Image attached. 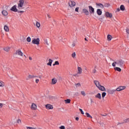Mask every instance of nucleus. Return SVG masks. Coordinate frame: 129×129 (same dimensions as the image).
Instances as JSON below:
<instances>
[{"instance_id": "nucleus-1", "label": "nucleus", "mask_w": 129, "mask_h": 129, "mask_svg": "<svg viewBox=\"0 0 129 129\" xmlns=\"http://www.w3.org/2000/svg\"><path fill=\"white\" fill-rule=\"evenodd\" d=\"M116 65L117 66V67L122 68V67H123V66L124 65V61L119 59L112 63V66H113V67H115Z\"/></svg>"}, {"instance_id": "nucleus-2", "label": "nucleus", "mask_w": 129, "mask_h": 129, "mask_svg": "<svg viewBox=\"0 0 129 129\" xmlns=\"http://www.w3.org/2000/svg\"><path fill=\"white\" fill-rule=\"evenodd\" d=\"M94 84H95L96 87L101 90V91H105L106 89L103 86L100 85V83L98 81H94Z\"/></svg>"}, {"instance_id": "nucleus-3", "label": "nucleus", "mask_w": 129, "mask_h": 129, "mask_svg": "<svg viewBox=\"0 0 129 129\" xmlns=\"http://www.w3.org/2000/svg\"><path fill=\"white\" fill-rule=\"evenodd\" d=\"M24 0H20L18 4V8L19 10H22L24 7Z\"/></svg>"}, {"instance_id": "nucleus-4", "label": "nucleus", "mask_w": 129, "mask_h": 129, "mask_svg": "<svg viewBox=\"0 0 129 129\" xmlns=\"http://www.w3.org/2000/svg\"><path fill=\"white\" fill-rule=\"evenodd\" d=\"M32 42V44H34L35 45H39L40 44V38H37L36 39H34Z\"/></svg>"}, {"instance_id": "nucleus-5", "label": "nucleus", "mask_w": 129, "mask_h": 129, "mask_svg": "<svg viewBox=\"0 0 129 129\" xmlns=\"http://www.w3.org/2000/svg\"><path fill=\"white\" fill-rule=\"evenodd\" d=\"M69 5L70 7V8H73V7H75L76 5V3L74 1H70L69 2Z\"/></svg>"}, {"instance_id": "nucleus-6", "label": "nucleus", "mask_w": 129, "mask_h": 129, "mask_svg": "<svg viewBox=\"0 0 129 129\" xmlns=\"http://www.w3.org/2000/svg\"><path fill=\"white\" fill-rule=\"evenodd\" d=\"M125 89V86H120L116 89V91H118V92L122 91V90H124Z\"/></svg>"}, {"instance_id": "nucleus-7", "label": "nucleus", "mask_w": 129, "mask_h": 129, "mask_svg": "<svg viewBox=\"0 0 129 129\" xmlns=\"http://www.w3.org/2000/svg\"><path fill=\"white\" fill-rule=\"evenodd\" d=\"M88 8H89V12H90V14H94L95 13L94 8H93V7H92V6H89Z\"/></svg>"}, {"instance_id": "nucleus-8", "label": "nucleus", "mask_w": 129, "mask_h": 129, "mask_svg": "<svg viewBox=\"0 0 129 129\" xmlns=\"http://www.w3.org/2000/svg\"><path fill=\"white\" fill-rule=\"evenodd\" d=\"M16 54L18 55L19 56H21V57H23L24 55V53L20 50H18L16 52Z\"/></svg>"}, {"instance_id": "nucleus-9", "label": "nucleus", "mask_w": 129, "mask_h": 129, "mask_svg": "<svg viewBox=\"0 0 129 129\" xmlns=\"http://www.w3.org/2000/svg\"><path fill=\"white\" fill-rule=\"evenodd\" d=\"M11 11H12V12H14L15 13H17V12H18V9H17V6L14 5L13 7H12L11 9Z\"/></svg>"}, {"instance_id": "nucleus-10", "label": "nucleus", "mask_w": 129, "mask_h": 129, "mask_svg": "<svg viewBox=\"0 0 129 129\" xmlns=\"http://www.w3.org/2000/svg\"><path fill=\"white\" fill-rule=\"evenodd\" d=\"M56 83H57V79H56V78L52 79L50 84H51V85H55V84H56Z\"/></svg>"}, {"instance_id": "nucleus-11", "label": "nucleus", "mask_w": 129, "mask_h": 129, "mask_svg": "<svg viewBox=\"0 0 129 129\" xmlns=\"http://www.w3.org/2000/svg\"><path fill=\"white\" fill-rule=\"evenodd\" d=\"M82 12L86 15V16H88V15H89V11L85 8L83 9Z\"/></svg>"}, {"instance_id": "nucleus-12", "label": "nucleus", "mask_w": 129, "mask_h": 129, "mask_svg": "<svg viewBox=\"0 0 129 129\" xmlns=\"http://www.w3.org/2000/svg\"><path fill=\"white\" fill-rule=\"evenodd\" d=\"M105 16H106L107 18H112V14L111 13H109L108 12H105Z\"/></svg>"}, {"instance_id": "nucleus-13", "label": "nucleus", "mask_w": 129, "mask_h": 129, "mask_svg": "<svg viewBox=\"0 0 129 129\" xmlns=\"http://www.w3.org/2000/svg\"><path fill=\"white\" fill-rule=\"evenodd\" d=\"M31 108L32 110H36L37 109V105L33 103L31 105Z\"/></svg>"}, {"instance_id": "nucleus-14", "label": "nucleus", "mask_w": 129, "mask_h": 129, "mask_svg": "<svg viewBox=\"0 0 129 129\" xmlns=\"http://www.w3.org/2000/svg\"><path fill=\"white\" fill-rule=\"evenodd\" d=\"M116 91V89H112V90H109L108 91V92L109 94H114Z\"/></svg>"}, {"instance_id": "nucleus-15", "label": "nucleus", "mask_w": 129, "mask_h": 129, "mask_svg": "<svg viewBox=\"0 0 129 129\" xmlns=\"http://www.w3.org/2000/svg\"><path fill=\"white\" fill-rule=\"evenodd\" d=\"M46 109H53V106L51 104H47L45 105Z\"/></svg>"}, {"instance_id": "nucleus-16", "label": "nucleus", "mask_w": 129, "mask_h": 129, "mask_svg": "<svg viewBox=\"0 0 129 129\" xmlns=\"http://www.w3.org/2000/svg\"><path fill=\"white\" fill-rule=\"evenodd\" d=\"M36 77H37L36 76L28 75L27 76V79H32V78H36Z\"/></svg>"}, {"instance_id": "nucleus-17", "label": "nucleus", "mask_w": 129, "mask_h": 129, "mask_svg": "<svg viewBox=\"0 0 129 129\" xmlns=\"http://www.w3.org/2000/svg\"><path fill=\"white\" fill-rule=\"evenodd\" d=\"M2 14L3 16H5V17H7V16H8V12L6 10H3L2 12Z\"/></svg>"}, {"instance_id": "nucleus-18", "label": "nucleus", "mask_w": 129, "mask_h": 129, "mask_svg": "<svg viewBox=\"0 0 129 129\" xmlns=\"http://www.w3.org/2000/svg\"><path fill=\"white\" fill-rule=\"evenodd\" d=\"M78 74H81L82 73V69L81 67H78Z\"/></svg>"}, {"instance_id": "nucleus-19", "label": "nucleus", "mask_w": 129, "mask_h": 129, "mask_svg": "<svg viewBox=\"0 0 129 129\" xmlns=\"http://www.w3.org/2000/svg\"><path fill=\"white\" fill-rule=\"evenodd\" d=\"M95 98H98V99H101V94L100 93H98L95 95Z\"/></svg>"}, {"instance_id": "nucleus-20", "label": "nucleus", "mask_w": 129, "mask_h": 129, "mask_svg": "<svg viewBox=\"0 0 129 129\" xmlns=\"http://www.w3.org/2000/svg\"><path fill=\"white\" fill-rule=\"evenodd\" d=\"M97 15H98V16H101L102 14V11H101V10L100 9H97Z\"/></svg>"}, {"instance_id": "nucleus-21", "label": "nucleus", "mask_w": 129, "mask_h": 129, "mask_svg": "<svg viewBox=\"0 0 129 129\" xmlns=\"http://www.w3.org/2000/svg\"><path fill=\"white\" fill-rule=\"evenodd\" d=\"M4 30L5 32H10V29L9 28V26L5 25L4 26Z\"/></svg>"}, {"instance_id": "nucleus-22", "label": "nucleus", "mask_w": 129, "mask_h": 129, "mask_svg": "<svg viewBox=\"0 0 129 129\" xmlns=\"http://www.w3.org/2000/svg\"><path fill=\"white\" fill-rule=\"evenodd\" d=\"M52 62H53V60L52 59H48V62L47 63V65H48V66H52Z\"/></svg>"}, {"instance_id": "nucleus-23", "label": "nucleus", "mask_w": 129, "mask_h": 129, "mask_svg": "<svg viewBox=\"0 0 129 129\" xmlns=\"http://www.w3.org/2000/svg\"><path fill=\"white\" fill-rule=\"evenodd\" d=\"M96 6H97L98 7H99V8H101V9H103L104 8L103 5L100 3L96 4Z\"/></svg>"}, {"instance_id": "nucleus-24", "label": "nucleus", "mask_w": 129, "mask_h": 129, "mask_svg": "<svg viewBox=\"0 0 129 129\" xmlns=\"http://www.w3.org/2000/svg\"><path fill=\"white\" fill-rule=\"evenodd\" d=\"M112 39V36H111V35H107V40H108V41H109V42L111 41Z\"/></svg>"}, {"instance_id": "nucleus-25", "label": "nucleus", "mask_w": 129, "mask_h": 129, "mask_svg": "<svg viewBox=\"0 0 129 129\" xmlns=\"http://www.w3.org/2000/svg\"><path fill=\"white\" fill-rule=\"evenodd\" d=\"M114 70L118 71V72H120L121 71V69L119 67L114 68Z\"/></svg>"}, {"instance_id": "nucleus-26", "label": "nucleus", "mask_w": 129, "mask_h": 129, "mask_svg": "<svg viewBox=\"0 0 129 129\" xmlns=\"http://www.w3.org/2000/svg\"><path fill=\"white\" fill-rule=\"evenodd\" d=\"M11 48H10V47H6L4 48V51H6V52H9L10 51Z\"/></svg>"}, {"instance_id": "nucleus-27", "label": "nucleus", "mask_w": 129, "mask_h": 129, "mask_svg": "<svg viewBox=\"0 0 129 129\" xmlns=\"http://www.w3.org/2000/svg\"><path fill=\"white\" fill-rule=\"evenodd\" d=\"M5 86V83L3 81H0V87H4Z\"/></svg>"}, {"instance_id": "nucleus-28", "label": "nucleus", "mask_w": 129, "mask_h": 129, "mask_svg": "<svg viewBox=\"0 0 129 129\" xmlns=\"http://www.w3.org/2000/svg\"><path fill=\"white\" fill-rule=\"evenodd\" d=\"M120 10L121 11H124V10H125V8H124V6L123 5H121L120 7Z\"/></svg>"}, {"instance_id": "nucleus-29", "label": "nucleus", "mask_w": 129, "mask_h": 129, "mask_svg": "<svg viewBox=\"0 0 129 129\" xmlns=\"http://www.w3.org/2000/svg\"><path fill=\"white\" fill-rule=\"evenodd\" d=\"M85 114H86L87 117H89L90 118H92V117L91 116V115H90V114H89V113L86 112V113H85Z\"/></svg>"}, {"instance_id": "nucleus-30", "label": "nucleus", "mask_w": 129, "mask_h": 129, "mask_svg": "<svg viewBox=\"0 0 129 129\" xmlns=\"http://www.w3.org/2000/svg\"><path fill=\"white\" fill-rule=\"evenodd\" d=\"M64 101H65L66 104L70 103V102H71V100H70V99H68L67 100H65Z\"/></svg>"}, {"instance_id": "nucleus-31", "label": "nucleus", "mask_w": 129, "mask_h": 129, "mask_svg": "<svg viewBox=\"0 0 129 129\" xmlns=\"http://www.w3.org/2000/svg\"><path fill=\"white\" fill-rule=\"evenodd\" d=\"M17 123H18L19 124H22V120H21V119H18L17 120Z\"/></svg>"}, {"instance_id": "nucleus-32", "label": "nucleus", "mask_w": 129, "mask_h": 129, "mask_svg": "<svg viewBox=\"0 0 129 129\" xmlns=\"http://www.w3.org/2000/svg\"><path fill=\"white\" fill-rule=\"evenodd\" d=\"M36 27L37 28H40V27H41V24L38 21H36Z\"/></svg>"}, {"instance_id": "nucleus-33", "label": "nucleus", "mask_w": 129, "mask_h": 129, "mask_svg": "<svg viewBox=\"0 0 129 129\" xmlns=\"http://www.w3.org/2000/svg\"><path fill=\"white\" fill-rule=\"evenodd\" d=\"M81 93L82 95H83V96H85V95H86V94H85V91H82L81 92Z\"/></svg>"}, {"instance_id": "nucleus-34", "label": "nucleus", "mask_w": 129, "mask_h": 129, "mask_svg": "<svg viewBox=\"0 0 129 129\" xmlns=\"http://www.w3.org/2000/svg\"><path fill=\"white\" fill-rule=\"evenodd\" d=\"M105 95H106V93L103 92L102 93V98H104V97H105Z\"/></svg>"}, {"instance_id": "nucleus-35", "label": "nucleus", "mask_w": 129, "mask_h": 129, "mask_svg": "<svg viewBox=\"0 0 129 129\" xmlns=\"http://www.w3.org/2000/svg\"><path fill=\"white\" fill-rule=\"evenodd\" d=\"M44 44H46L47 46H49V43H48V40L47 39H44Z\"/></svg>"}, {"instance_id": "nucleus-36", "label": "nucleus", "mask_w": 129, "mask_h": 129, "mask_svg": "<svg viewBox=\"0 0 129 129\" xmlns=\"http://www.w3.org/2000/svg\"><path fill=\"white\" fill-rule=\"evenodd\" d=\"M72 57L73 58H75V57H76V53L75 52H73L72 54Z\"/></svg>"}, {"instance_id": "nucleus-37", "label": "nucleus", "mask_w": 129, "mask_h": 129, "mask_svg": "<svg viewBox=\"0 0 129 129\" xmlns=\"http://www.w3.org/2000/svg\"><path fill=\"white\" fill-rule=\"evenodd\" d=\"M75 86H76V87H80V86H81V84L78 83L77 84H76Z\"/></svg>"}, {"instance_id": "nucleus-38", "label": "nucleus", "mask_w": 129, "mask_h": 129, "mask_svg": "<svg viewBox=\"0 0 129 129\" xmlns=\"http://www.w3.org/2000/svg\"><path fill=\"white\" fill-rule=\"evenodd\" d=\"M55 65H59V61H56L53 64V66H55Z\"/></svg>"}, {"instance_id": "nucleus-39", "label": "nucleus", "mask_w": 129, "mask_h": 129, "mask_svg": "<svg viewBox=\"0 0 129 129\" xmlns=\"http://www.w3.org/2000/svg\"><path fill=\"white\" fill-rule=\"evenodd\" d=\"M27 129H37L36 127H30V126H27L26 127Z\"/></svg>"}, {"instance_id": "nucleus-40", "label": "nucleus", "mask_w": 129, "mask_h": 129, "mask_svg": "<svg viewBox=\"0 0 129 129\" xmlns=\"http://www.w3.org/2000/svg\"><path fill=\"white\" fill-rule=\"evenodd\" d=\"M26 41H27L28 42H31V37H27Z\"/></svg>"}, {"instance_id": "nucleus-41", "label": "nucleus", "mask_w": 129, "mask_h": 129, "mask_svg": "<svg viewBox=\"0 0 129 129\" xmlns=\"http://www.w3.org/2000/svg\"><path fill=\"white\" fill-rule=\"evenodd\" d=\"M110 6V5L109 4H105V7L106 8H109Z\"/></svg>"}, {"instance_id": "nucleus-42", "label": "nucleus", "mask_w": 129, "mask_h": 129, "mask_svg": "<svg viewBox=\"0 0 129 129\" xmlns=\"http://www.w3.org/2000/svg\"><path fill=\"white\" fill-rule=\"evenodd\" d=\"M4 103H0V108H3V107H4Z\"/></svg>"}, {"instance_id": "nucleus-43", "label": "nucleus", "mask_w": 129, "mask_h": 129, "mask_svg": "<svg viewBox=\"0 0 129 129\" xmlns=\"http://www.w3.org/2000/svg\"><path fill=\"white\" fill-rule=\"evenodd\" d=\"M75 45H76L75 43L73 42V43L72 44V45H71V47H72V48H73L74 47H75Z\"/></svg>"}, {"instance_id": "nucleus-44", "label": "nucleus", "mask_w": 129, "mask_h": 129, "mask_svg": "<svg viewBox=\"0 0 129 129\" xmlns=\"http://www.w3.org/2000/svg\"><path fill=\"white\" fill-rule=\"evenodd\" d=\"M39 81H40V80H39L38 79H36L35 80V83L37 84L39 83Z\"/></svg>"}, {"instance_id": "nucleus-45", "label": "nucleus", "mask_w": 129, "mask_h": 129, "mask_svg": "<svg viewBox=\"0 0 129 129\" xmlns=\"http://www.w3.org/2000/svg\"><path fill=\"white\" fill-rule=\"evenodd\" d=\"M79 110H80V111H81V113L82 114H84V112H83V110H82V109H80Z\"/></svg>"}, {"instance_id": "nucleus-46", "label": "nucleus", "mask_w": 129, "mask_h": 129, "mask_svg": "<svg viewBox=\"0 0 129 129\" xmlns=\"http://www.w3.org/2000/svg\"><path fill=\"white\" fill-rule=\"evenodd\" d=\"M79 7H77L75 9V12H77V13L79 12Z\"/></svg>"}, {"instance_id": "nucleus-47", "label": "nucleus", "mask_w": 129, "mask_h": 129, "mask_svg": "<svg viewBox=\"0 0 129 129\" xmlns=\"http://www.w3.org/2000/svg\"><path fill=\"white\" fill-rule=\"evenodd\" d=\"M60 129H65V126L64 125H62L59 127Z\"/></svg>"}, {"instance_id": "nucleus-48", "label": "nucleus", "mask_w": 129, "mask_h": 129, "mask_svg": "<svg viewBox=\"0 0 129 129\" xmlns=\"http://www.w3.org/2000/svg\"><path fill=\"white\" fill-rule=\"evenodd\" d=\"M126 33H127V34H129V29H128V28H127V29H126Z\"/></svg>"}, {"instance_id": "nucleus-49", "label": "nucleus", "mask_w": 129, "mask_h": 129, "mask_svg": "<svg viewBox=\"0 0 129 129\" xmlns=\"http://www.w3.org/2000/svg\"><path fill=\"white\" fill-rule=\"evenodd\" d=\"M93 73H96V70L94 69V70H93Z\"/></svg>"}, {"instance_id": "nucleus-50", "label": "nucleus", "mask_w": 129, "mask_h": 129, "mask_svg": "<svg viewBox=\"0 0 129 129\" xmlns=\"http://www.w3.org/2000/svg\"><path fill=\"white\" fill-rule=\"evenodd\" d=\"M76 120H77V121L79 120V117H77L76 118Z\"/></svg>"}, {"instance_id": "nucleus-51", "label": "nucleus", "mask_w": 129, "mask_h": 129, "mask_svg": "<svg viewBox=\"0 0 129 129\" xmlns=\"http://www.w3.org/2000/svg\"><path fill=\"white\" fill-rule=\"evenodd\" d=\"M47 17L48 19H51V16L49 15H47Z\"/></svg>"}, {"instance_id": "nucleus-52", "label": "nucleus", "mask_w": 129, "mask_h": 129, "mask_svg": "<svg viewBox=\"0 0 129 129\" xmlns=\"http://www.w3.org/2000/svg\"><path fill=\"white\" fill-rule=\"evenodd\" d=\"M129 122V119H126V121H125V122Z\"/></svg>"}, {"instance_id": "nucleus-53", "label": "nucleus", "mask_w": 129, "mask_h": 129, "mask_svg": "<svg viewBox=\"0 0 129 129\" xmlns=\"http://www.w3.org/2000/svg\"><path fill=\"white\" fill-rule=\"evenodd\" d=\"M29 59L30 60V61H32V57L31 56H29Z\"/></svg>"}, {"instance_id": "nucleus-54", "label": "nucleus", "mask_w": 129, "mask_h": 129, "mask_svg": "<svg viewBox=\"0 0 129 129\" xmlns=\"http://www.w3.org/2000/svg\"><path fill=\"white\" fill-rule=\"evenodd\" d=\"M120 11V9L119 8L117 9V12H119Z\"/></svg>"}, {"instance_id": "nucleus-55", "label": "nucleus", "mask_w": 129, "mask_h": 129, "mask_svg": "<svg viewBox=\"0 0 129 129\" xmlns=\"http://www.w3.org/2000/svg\"><path fill=\"white\" fill-rule=\"evenodd\" d=\"M19 13H20V14H22V13H24V11H19Z\"/></svg>"}, {"instance_id": "nucleus-56", "label": "nucleus", "mask_w": 129, "mask_h": 129, "mask_svg": "<svg viewBox=\"0 0 129 129\" xmlns=\"http://www.w3.org/2000/svg\"><path fill=\"white\" fill-rule=\"evenodd\" d=\"M85 41H88V40H87V38H85Z\"/></svg>"}, {"instance_id": "nucleus-57", "label": "nucleus", "mask_w": 129, "mask_h": 129, "mask_svg": "<svg viewBox=\"0 0 129 129\" xmlns=\"http://www.w3.org/2000/svg\"><path fill=\"white\" fill-rule=\"evenodd\" d=\"M53 22H56V21H55V20H53Z\"/></svg>"}, {"instance_id": "nucleus-58", "label": "nucleus", "mask_w": 129, "mask_h": 129, "mask_svg": "<svg viewBox=\"0 0 129 129\" xmlns=\"http://www.w3.org/2000/svg\"><path fill=\"white\" fill-rule=\"evenodd\" d=\"M24 57H26L25 55H24Z\"/></svg>"}, {"instance_id": "nucleus-59", "label": "nucleus", "mask_w": 129, "mask_h": 129, "mask_svg": "<svg viewBox=\"0 0 129 129\" xmlns=\"http://www.w3.org/2000/svg\"><path fill=\"white\" fill-rule=\"evenodd\" d=\"M128 3L129 4V1H128Z\"/></svg>"}, {"instance_id": "nucleus-60", "label": "nucleus", "mask_w": 129, "mask_h": 129, "mask_svg": "<svg viewBox=\"0 0 129 129\" xmlns=\"http://www.w3.org/2000/svg\"><path fill=\"white\" fill-rule=\"evenodd\" d=\"M39 78H41V77H39Z\"/></svg>"}, {"instance_id": "nucleus-61", "label": "nucleus", "mask_w": 129, "mask_h": 129, "mask_svg": "<svg viewBox=\"0 0 129 129\" xmlns=\"http://www.w3.org/2000/svg\"><path fill=\"white\" fill-rule=\"evenodd\" d=\"M41 129V128H40Z\"/></svg>"}]
</instances>
